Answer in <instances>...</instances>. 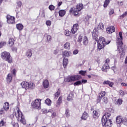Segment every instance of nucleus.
<instances>
[{"label": "nucleus", "instance_id": "obj_1", "mask_svg": "<svg viewBox=\"0 0 127 127\" xmlns=\"http://www.w3.org/2000/svg\"><path fill=\"white\" fill-rule=\"evenodd\" d=\"M84 8V5L82 3H78L77 4L76 7H72L70 8L69 12L70 14H72L74 16L78 17L80 16L81 13L80 11Z\"/></svg>", "mask_w": 127, "mask_h": 127}, {"label": "nucleus", "instance_id": "obj_2", "mask_svg": "<svg viewBox=\"0 0 127 127\" xmlns=\"http://www.w3.org/2000/svg\"><path fill=\"white\" fill-rule=\"evenodd\" d=\"M110 43L111 41L106 42V39L104 37L101 36L99 38V40L97 41V49L100 51V50L104 48L106 45L110 44Z\"/></svg>", "mask_w": 127, "mask_h": 127}, {"label": "nucleus", "instance_id": "obj_3", "mask_svg": "<svg viewBox=\"0 0 127 127\" xmlns=\"http://www.w3.org/2000/svg\"><path fill=\"white\" fill-rule=\"evenodd\" d=\"M41 100L36 99L31 103V107L34 110H40L41 109Z\"/></svg>", "mask_w": 127, "mask_h": 127}, {"label": "nucleus", "instance_id": "obj_4", "mask_svg": "<svg viewBox=\"0 0 127 127\" xmlns=\"http://www.w3.org/2000/svg\"><path fill=\"white\" fill-rule=\"evenodd\" d=\"M1 57L2 59H4L6 61H7L8 63H11L12 62V60L10 58V54L7 52H3L1 54Z\"/></svg>", "mask_w": 127, "mask_h": 127}, {"label": "nucleus", "instance_id": "obj_5", "mask_svg": "<svg viewBox=\"0 0 127 127\" xmlns=\"http://www.w3.org/2000/svg\"><path fill=\"white\" fill-rule=\"evenodd\" d=\"M17 114L18 116L17 117V119L18 122H21L23 125H25V120L23 119V115L22 113L19 110V108L17 107Z\"/></svg>", "mask_w": 127, "mask_h": 127}, {"label": "nucleus", "instance_id": "obj_6", "mask_svg": "<svg viewBox=\"0 0 127 127\" xmlns=\"http://www.w3.org/2000/svg\"><path fill=\"white\" fill-rule=\"evenodd\" d=\"M119 36L120 38H118L117 39L118 50H121V49H123V45L124 44L123 43V32H119Z\"/></svg>", "mask_w": 127, "mask_h": 127}, {"label": "nucleus", "instance_id": "obj_7", "mask_svg": "<svg viewBox=\"0 0 127 127\" xmlns=\"http://www.w3.org/2000/svg\"><path fill=\"white\" fill-rule=\"evenodd\" d=\"M107 94V92H106V91H101V92H100L98 96H97V98H96V102L97 103H101V101H102V99H103V98H104V97H105V96H106V95Z\"/></svg>", "mask_w": 127, "mask_h": 127}, {"label": "nucleus", "instance_id": "obj_8", "mask_svg": "<svg viewBox=\"0 0 127 127\" xmlns=\"http://www.w3.org/2000/svg\"><path fill=\"white\" fill-rule=\"evenodd\" d=\"M101 121L102 125L105 126V127H112V126H113V122L111 119H105L104 122L103 120Z\"/></svg>", "mask_w": 127, "mask_h": 127}, {"label": "nucleus", "instance_id": "obj_9", "mask_svg": "<svg viewBox=\"0 0 127 127\" xmlns=\"http://www.w3.org/2000/svg\"><path fill=\"white\" fill-rule=\"evenodd\" d=\"M6 19L7 22L9 24H13V23H15V18H14V17L7 15L6 16Z\"/></svg>", "mask_w": 127, "mask_h": 127}, {"label": "nucleus", "instance_id": "obj_10", "mask_svg": "<svg viewBox=\"0 0 127 127\" xmlns=\"http://www.w3.org/2000/svg\"><path fill=\"white\" fill-rule=\"evenodd\" d=\"M99 29L104 30V24L102 22L99 23L97 28H95L93 31L94 32H99Z\"/></svg>", "mask_w": 127, "mask_h": 127}, {"label": "nucleus", "instance_id": "obj_11", "mask_svg": "<svg viewBox=\"0 0 127 127\" xmlns=\"http://www.w3.org/2000/svg\"><path fill=\"white\" fill-rule=\"evenodd\" d=\"M79 29V24L76 23L73 24L72 28H71V31L73 34H75L78 31Z\"/></svg>", "mask_w": 127, "mask_h": 127}, {"label": "nucleus", "instance_id": "obj_12", "mask_svg": "<svg viewBox=\"0 0 127 127\" xmlns=\"http://www.w3.org/2000/svg\"><path fill=\"white\" fill-rule=\"evenodd\" d=\"M115 31H116V28L113 26H109L106 28V32L108 34H111V33L115 32Z\"/></svg>", "mask_w": 127, "mask_h": 127}, {"label": "nucleus", "instance_id": "obj_13", "mask_svg": "<svg viewBox=\"0 0 127 127\" xmlns=\"http://www.w3.org/2000/svg\"><path fill=\"white\" fill-rule=\"evenodd\" d=\"M124 122V118H123V116H118L116 117V123L119 125L121 124L122 123Z\"/></svg>", "mask_w": 127, "mask_h": 127}, {"label": "nucleus", "instance_id": "obj_14", "mask_svg": "<svg viewBox=\"0 0 127 127\" xmlns=\"http://www.w3.org/2000/svg\"><path fill=\"white\" fill-rule=\"evenodd\" d=\"M110 69V65L108 64H104L102 66V70L107 73V70Z\"/></svg>", "mask_w": 127, "mask_h": 127}, {"label": "nucleus", "instance_id": "obj_15", "mask_svg": "<svg viewBox=\"0 0 127 127\" xmlns=\"http://www.w3.org/2000/svg\"><path fill=\"white\" fill-rule=\"evenodd\" d=\"M111 113H106L103 116L102 120L103 122H105V120H109V118L111 117Z\"/></svg>", "mask_w": 127, "mask_h": 127}, {"label": "nucleus", "instance_id": "obj_16", "mask_svg": "<svg viewBox=\"0 0 127 127\" xmlns=\"http://www.w3.org/2000/svg\"><path fill=\"white\" fill-rule=\"evenodd\" d=\"M99 116H100V114H99V112L97 111H96V110L93 111L92 113V117L93 119L97 120V119L99 118Z\"/></svg>", "mask_w": 127, "mask_h": 127}, {"label": "nucleus", "instance_id": "obj_17", "mask_svg": "<svg viewBox=\"0 0 127 127\" xmlns=\"http://www.w3.org/2000/svg\"><path fill=\"white\" fill-rule=\"evenodd\" d=\"M88 118H89V114L86 111H84L81 117V119L86 121Z\"/></svg>", "mask_w": 127, "mask_h": 127}, {"label": "nucleus", "instance_id": "obj_18", "mask_svg": "<svg viewBox=\"0 0 127 127\" xmlns=\"http://www.w3.org/2000/svg\"><path fill=\"white\" fill-rule=\"evenodd\" d=\"M12 80V75H11V73H8L6 78V81L7 83L9 84V83L11 82Z\"/></svg>", "mask_w": 127, "mask_h": 127}, {"label": "nucleus", "instance_id": "obj_19", "mask_svg": "<svg viewBox=\"0 0 127 127\" xmlns=\"http://www.w3.org/2000/svg\"><path fill=\"white\" fill-rule=\"evenodd\" d=\"M43 86L44 89H47L49 87V81H48V80L46 79L43 82Z\"/></svg>", "mask_w": 127, "mask_h": 127}, {"label": "nucleus", "instance_id": "obj_20", "mask_svg": "<svg viewBox=\"0 0 127 127\" xmlns=\"http://www.w3.org/2000/svg\"><path fill=\"white\" fill-rule=\"evenodd\" d=\"M59 16L63 17L65 14H66V10L64 9H61L59 11Z\"/></svg>", "mask_w": 127, "mask_h": 127}, {"label": "nucleus", "instance_id": "obj_21", "mask_svg": "<svg viewBox=\"0 0 127 127\" xmlns=\"http://www.w3.org/2000/svg\"><path fill=\"white\" fill-rule=\"evenodd\" d=\"M35 88V84L33 82H28V89L33 90Z\"/></svg>", "mask_w": 127, "mask_h": 127}, {"label": "nucleus", "instance_id": "obj_22", "mask_svg": "<svg viewBox=\"0 0 127 127\" xmlns=\"http://www.w3.org/2000/svg\"><path fill=\"white\" fill-rule=\"evenodd\" d=\"M21 85L24 89H28V82L27 81H22Z\"/></svg>", "mask_w": 127, "mask_h": 127}, {"label": "nucleus", "instance_id": "obj_23", "mask_svg": "<svg viewBox=\"0 0 127 127\" xmlns=\"http://www.w3.org/2000/svg\"><path fill=\"white\" fill-rule=\"evenodd\" d=\"M103 85H108L109 87H112L114 85V82H111L109 80L104 81L103 82Z\"/></svg>", "mask_w": 127, "mask_h": 127}, {"label": "nucleus", "instance_id": "obj_24", "mask_svg": "<svg viewBox=\"0 0 127 127\" xmlns=\"http://www.w3.org/2000/svg\"><path fill=\"white\" fill-rule=\"evenodd\" d=\"M66 81L68 82H75V81H76V79L75 78V75H72L67 78Z\"/></svg>", "mask_w": 127, "mask_h": 127}, {"label": "nucleus", "instance_id": "obj_25", "mask_svg": "<svg viewBox=\"0 0 127 127\" xmlns=\"http://www.w3.org/2000/svg\"><path fill=\"white\" fill-rule=\"evenodd\" d=\"M63 99V96H60L59 98V99L58 100V101L57 102L56 107H60V105H61V104H62Z\"/></svg>", "mask_w": 127, "mask_h": 127}, {"label": "nucleus", "instance_id": "obj_26", "mask_svg": "<svg viewBox=\"0 0 127 127\" xmlns=\"http://www.w3.org/2000/svg\"><path fill=\"white\" fill-rule=\"evenodd\" d=\"M68 63H69V61H68V59L64 58L63 62V65L64 68H66V67H67V65H68Z\"/></svg>", "mask_w": 127, "mask_h": 127}, {"label": "nucleus", "instance_id": "obj_27", "mask_svg": "<svg viewBox=\"0 0 127 127\" xmlns=\"http://www.w3.org/2000/svg\"><path fill=\"white\" fill-rule=\"evenodd\" d=\"M3 108L5 111H8L9 110V103L8 102H5Z\"/></svg>", "mask_w": 127, "mask_h": 127}, {"label": "nucleus", "instance_id": "obj_28", "mask_svg": "<svg viewBox=\"0 0 127 127\" xmlns=\"http://www.w3.org/2000/svg\"><path fill=\"white\" fill-rule=\"evenodd\" d=\"M70 43L68 42L65 43L64 45V49H66L67 50H70Z\"/></svg>", "mask_w": 127, "mask_h": 127}, {"label": "nucleus", "instance_id": "obj_29", "mask_svg": "<svg viewBox=\"0 0 127 127\" xmlns=\"http://www.w3.org/2000/svg\"><path fill=\"white\" fill-rule=\"evenodd\" d=\"M110 0H105L104 2L103 7H104V8L108 7V5L110 4Z\"/></svg>", "mask_w": 127, "mask_h": 127}, {"label": "nucleus", "instance_id": "obj_30", "mask_svg": "<svg viewBox=\"0 0 127 127\" xmlns=\"http://www.w3.org/2000/svg\"><path fill=\"white\" fill-rule=\"evenodd\" d=\"M63 57H69L70 55H69V51H64L63 52Z\"/></svg>", "mask_w": 127, "mask_h": 127}, {"label": "nucleus", "instance_id": "obj_31", "mask_svg": "<svg viewBox=\"0 0 127 127\" xmlns=\"http://www.w3.org/2000/svg\"><path fill=\"white\" fill-rule=\"evenodd\" d=\"M122 104H123V99H118L115 101V105H117V106H120Z\"/></svg>", "mask_w": 127, "mask_h": 127}, {"label": "nucleus", "instance_id": "obj_32", "mask_svg": "<svg viewBox=\"0 0 127 127\" xmlns=\"http://www.w3.org/2000/svg\"><path fill=\"white\" fill-rule=\"evenodd\" d=\"M74 98V94L73 93H70L69 94L68 96H67V101H72Z\"/></svg>", "mask_w": 127, "mask_h": 127}, {"label": "nucleus", "instance_id": "obj_33", "mask_svg": "<svg viewBox=\"0 0 127 127\" xmlns=\"http://www.w3.org/2000/svg\"><path fill=\"white\" fill-rule=\"evenodd\" d=\"M45 103L47 105V106H51L52 104V101H51V100H50V99L47 98L45 101Z\"/></svg>", "mask_w": 127, "mask_h": 127}, {"label": "nucleus", "instance_id": "obj_34", "mask_svg": "<svg viewBox=\"0 0 127 127\" xmlns=\"http://www.w3.org/2000/svg\"><path fill=\"white\" fill-rule=\"evenodd\" d=\"M26 56L28 58H30L32 56V51L28 50V51L26 53Z\"/></svg>", "mask_w": 127, "mask_h": 127}, {"label": "nucleus", "instance_id": "obj_35", "mask_svg": "<svg viewBox=\"0 0 127 127\" xmlns=\"http://www.w3.org/2000/svg\"><path fill=\"white\" fill-rule=\"evenodd\" d=\"M16 28L18 30H22L23 29V25L22 24H17L16 25Z\"/></svg>", "mask_w": 127, "mask_h": 127}, {"label": "nucleus", "instance_id": "obj_36", "mask_svg": "<svg viewBox=\"0 0 127 127\" xmlns=\"http://www.w3.org/2000/svg\"><path fill=\"white\" fill-rule=\"evenodd\" d=\"M13 44H14V40L13 39H9L8 41L9 46L11 47Z\"/></svg>", "mask_w": 127, "mask_h": 127}, {"label": "nucleus", "instance_id": "obj_37", "mask_svg": "<svg viewBox=\"0 0 127 127\" xmlns=\"http://www.w3.org/2000/svg\"><path fill=\"white\" fill-rule=\"evenodd\" d=\"M83 44L84 45H88V43L89 42V41L88 40V37L87 36H85L83 40Z\"/></svg>", "mask_w": 127, "mask_h": 127}, {"label": "nucleus", "instance_id": "obj_38", "mask_svg": "<svg viewBox=\"0 0 127 127\" xmlns=\"http://www.w3.org/2000/svg\"><path fill=\"white\" fill-rule=\"evenodd\" d=\"M61 93V89L59 88L58 91L55 94V98H58L59 96H60V94Z\"/></svg>", "mask_w": 127, "mask_h": 127}, {"label": "nucleus", "instance_id": "obj_39", "mask_svg": "<svg viewBox=\"0 0 127 127\" xmlns=\"http://www.w3.org/2000/svg\"><path fill=\"white\" fill-rule=\"evenodd\" d=\"M109 102V99L107 97H104L102 99V103L103 104H107Z\"/></svg>", "mask_w": 127, "mask_h": 127}, {"label": "nucleus", "instance_id": "obj_40", "mask_svg": "<svg viewBox=\"0 0 127 127\" xmlns=\"http://www.w3.org/2000/svg\"><path fill=\"white\" fill-rule=\"evenodd\" d=\"M127 15V11L125 12L122 15L119 17V19H123L125 16Z\"/></svg>", "mask_w": 127, "mask_h": 127}, {"label": "nucleus", "instance_id": "obj_41", "mask_svg": "<svg viewBox=\"0 0 127 127\" xmlns=\"http://www.w3.org/2000/svg\"><path fill=\"white\" fill-rule=\"evenodd\" d=\"M65 115L66 118H69V117H70V110H69V109H65Z\"/></svg>", "mask_w": 127, "mask_h": 127}, {"label": "nucleus", "instance_id": "obj_42", "mask_svg": "<svg viewBox=\"0 0 127 127\" xmlns=\"http://www.w3.org/2000/svg\"><path fill=\"white\" fill-rule=\"evenodd\" d=\"M64 34L66 36H70L71 35V32L69 30H65L64 31Z\"/></svg>", "mask_w": 127, "mask_h": 127}, {"label": "nucleus", "instance_id": "obj_43", "mask_svg": "<svg viewBox=\"0 0 127 127\" xmlns=\"http://www.w3.org/2000/svg\"><path fill=\"white\" fill-rule=\"evenodd\" d=\"M86 73H87V71L85 70H80L79 71V74L81 75V76H86Z\"/></svg>", "mask_w": 127, "mask_h": 127}, {"label": "nucleus", "instance_id": "obj_44", "mask_svg": "<svg viewBox=\"0 0 127 127\" xmlns=\"http://www.w3.org/2000/svg\"><path fill=\"white\" fill-rule=\"evenodd\" d=\"M92 37L94 38V39H95V41H98V35H97L96 33H93L92 34Z\"/></svg>", "mask_w": 127, "mask_h": 127}, {"label": "nucleus", "instance_id": "obj_45", "mask_svg": "<svg viewBox=\"0 0 127 127\" xmlns=\"http://www.w3.org/2000/svg\"><path fill=\"white\" fill-rule=\"evenodd\" d=\"M15 73H16V69L14 68L11 71V76H12V77H14L15 76Z\"/></svg>", "mask_w": 127, "mask_h": 127}, {"label": "nucleus", "instance_id": "obj_46", "mask_svg": "<svg viewBox=\"0 0 127 127\" xmlns=\"http://www.w3.org/2000/svg\"><path fill=\"white\" fill-rule=\"evenodd\" d=\"M75 78V81H79L80 79H82V76L81 75H74Z\"/></svg>", "mask_w": 127, "mask_h": 127}, {"label": "nucleus", "instance_id": "obj_47", "mask_svg": "<svg viewBox=\"0 0 127 127\" xmlns=\"http://www.w3.org/2000/svg\"><path fill=\"white\" fill-rule=\"evenodd\" d=\"M5 123L6 122L3 121V119H2L0 122V127L4 126Z\"/></svg>", "mask_w": 127, "mask_h": 127}, {"label": "nucleus", "instance_id": "obj_48", "mask_svg": "<svg viewBox=\"0 0 127 127\" xmlns=\"http://www.w3.org/2000/svg\"><path fill=\"white\" fill-rule=\"evenodd\" d=\"M51 40H52V38L51 37V36H50V35H47V41H48V42H49V41H51Z\"/></svg>", "mask_w": 127, "mask_h": 127}, {"label": "nucleus", "instance_id": "obj_49", "mask_svg": "<svg viewBox=\"0 0 127 127\" xmlns=\"http://www.w3.org/2000/svg\"><path fill=\"white\" fill-rule=\"evenodd\" d=\"M49 9H50V10H54V9H55V6L53 5H50L49 6Z\"/></svg>", "mask_w": 127, "mask_h": 127}, {"label": "nucleus", "instance_id": "obj_50", "mask_svg": "<svg viewBox=\"0 0 127 127\" xmlns=\"http://www.w3.org/2000/svg\"><path fill=\"white\" fill-rule=\"evenodd\" d=\"M79 85H82V83L81 82V81L78 80L75 82H74V86H78Z\"/></svg>", "mask_w": 127, "mask_h": 127}, {"label": "nucleus", "instance_id": "obj_51", "mask_svg": "<svg viewBox=\"0 0 127 127\" xmlns=\"http://www.w3.org/2000/svg\"><path fill=\"white\" fill-rule=\"evenodd\" d=\"M92 18V16H91V15H87L85 17V19L86 21H89L90 18Z\"/></svg>", "mask_w": 127, "mask_h": 127}, {"label": "nucleus", "instance_id": "obj_52", "mask_svg": "<svg viewBox=\"0 0 127 127\" xmlns=\"http://www.w3.org/2000/svg\"><path fill=\"white\" fill-rule=\"evenodd\" d=\"M83 40V37L82 36V35H79L78 36V42H82V40Z\"/></svg>", "mask_w": 127, "mask_h": 127}, {"label": "nucleus", "instance_id": "obj_53", "mask_svg": "<svg viewBox=\"0 0 127 127\" xmlns=\"http://www.w3.org/2000/svg\"><path fill=\"white\" fill-rule=\"evenodd\" d=\"M6 43L4 42H0V48H2Z\"/></svg>", "mask_w": 127, "mask_h": 127}, {"label": "nucleus", "instance_id": "obj_54", "mask_svg": "<svg viewBox=\"0 0 127 127\" xmlns=\"http://www.w3.org/2000/svg\"><path fill=\"white\" fill-rule=\"evenodd\" d=\"M122 124H123L124 126H126V127H127V118H125L123 120Z\"/></svg>", "mask_w": 127, "mask_h": 127}, {"label": "nucleus", "instance_id": "obj_55", "mask_svg": "<svg viewBox=\"0 0 127 127\" xmlns=\"http://www.w3.org/2000/svg\"><path fill=\"white\" fill-rule=\"evenodd\" d=\"M119 94L120 96H122V97H124V96H125V92L122 90H120Z\"/></svg>", "mask_w": 127, "mask_h": 127}, {"label": "nucleus", "instance_id": "obj_56", "mask_svg": "<svg viewBox=\"0 0 127 127\" xmlns=\"http://www.w3.org/2000/svg\"><path fill=\"white\" fill-rule=\"evenodd\" d=\"M114 9L113 8H111L110 9V11L109 12V14H110V15H112V14H114Z\"/></svg>", "mask_w": 127, "mask_h": 127}, {"label": "nucleus", "instance_id": "obj_57", "mask_svg": "<svg viewBox=\"0 0 127 127\" xmlns=\"http://www.w3.org/2000/svg\"><path fill=\"white\" fill-rule=\"evenodd\" d=\"M46 24L48 25L49 26H50L51 25V21L50 20H47L46 22Z\"/></svg>", "mask_w": 127, "mask_h": 127}, {"label": "nucleus", "instance_id": "obj_58", "mask_svg": "<svg viewBox=\"0 0 127 127\" xmlns=\"http://www.w3.org/2000/svg\"><path fill=\"white\" fill-rule=\"evenodd\" d=\"M81 82V84H86V83H87L88 80L87 79H82Z\"/></svg>", "mask_w": 127, "mask_h": 127}, {"label": "nucleus", "instance_id": "obj_59", "mask_svg": "<svg viewBox=\"0 0 127 127\" xmlns=\"http://www.w3.org/2000/svg\"><path fill=\"white\" fill-rule=\"evenodd\" d=\"M78 53L79 51L78 50H75L73 52V54H74V55H76V54H78Z\"/></svg>", "mask_w": 127, "mask_h": 127}, {"label": "nucleus", "instance_id": "obj_60", "mask_svg": "<svg viewBox=\"0 0 127 127\" xmlns=\"http://www.w3.org/2000/svg\"><path fill=\"white\" fill-rule=\"evenodd\" d=\"M110 63V59H107L105 61V64H109Z\"/></svg>", "mask_w": 127, "mask_h": 127}, {"label": "nucleus", "instance_id": "obj_61", "mask_svg": "<svg viewBox=\"0 0 127 127\" xmlns=\"http://www.w3.org/2000/svg\"><path fill=\"white\" fill-rule=\"evenodd\" d=\"M17 5L19 7H21V5H22V3H21V1H19L17 2Z\"/></svg>", "mask_w": 127, "mask_h": 127}, {"label": "nucleus", "instance_id": "obj_62", "mask_svg": "<svg viewBox=\"0 0 127 127\" xmlns=\"http://www.w3.org/2000/svg\"><path fill=\"white\" fill-rule=\"evenodd\" d=\"M117 3L119 5H121L122 6V5H124V3L123 2V1H117Z\"/></svg>", "mask_w": 127, "mask_h": 127}, {"label": "nucleus", "instance_id": "obj_63", "mask_svg": "<svg viewBox=\"0 0 127 127\" xmlns=\"http://www.w3.org/2000/svg\"><path fill=\"white\" fill-rule=\"evenodd\" d=\"M121 86H122L123 87H127V83H126L125 82H122L121 83Z\"/></svg>", "mask_w": 127, "mask_h": 127}, {"label": "nucleus", "instance_id": "obj_64", "mask_svg": "<svg viewBox=\"0 0 127 127\" xmlns=\"http://www.w3.org/2000/svg\"><path fill=\"white\" fill-rule=\"evenodd\" d=\"M62 3H63V2L62 1L59 2L58 4V7H59V6H60L61 5H62Z\"/></svg>", "mask_w": 127, "mask_h": 127}]
</instances>
